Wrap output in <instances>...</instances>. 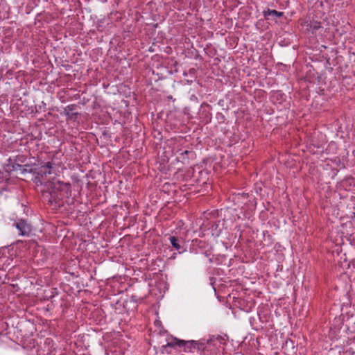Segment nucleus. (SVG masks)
Wrapping results in <instances>:
<instances>
[{
  "mask_svg": "<svg viewBox=\"0 0 355 355\" xmlns=\"http://www.w3.org/2000/svg\"><path fill=\"white\" fill-rule=\"evenodd\" d=\"M26 171H28V170H27L26 168H23V170H22V173H25V172H26Z\"/></svg>",
  "mask_w": 355,
  "mask_h": 355,
  "instance_id": "2eb2a0df",
  "label": "nucleus"
},
{
  "mask_svg": "<svg viewBox=\"0 0 355 355\" xmlns=\"http://www.w3.org/2000/svg\"><path fill=\"white\" fill-rule=\"evenodd\" d=\"M176 347H184L185 352H191L193 349L202 351L203 355L207 354V346L205 345V340L202 339L200 340H180L175 337H171L166 339V343L162 345V348L164 349L167 354H171V348H175Z\"/></svg>",
  "mask_w": 355,
  "mask_h": 355,
  "instance_id": "f03ea898",
  "label": "nucleus"
},
{
  "mask_svg": "<svg viewBox=\"0 0 355 355\" xmlns=\"http://www.w3.org/2000/svg\"><path fill=\"white\" fill-rule=\"evenodd\" d=\"M263 16L265 17H267L268 16H270V15H273V16H275V17H281L284 15V12H279L276 10H270V9H268L267 10H264L263 11Z\"/></svg>",
  "mask_w": 355,
  "mask_h": 355,
  "instance_id": "1a4fd4ad",
  "label": "nucleus"
},
{
  "mask_svg": "<svg viewBox=\"0 0 355 355\" xmlns=\"http://www.w3.org/2000/svg\"><path fill=\"white\" fill-rule=\"evenodd\" d=\"M52 168L53 164L51 162H48L44 165H42L40 167L35 168V173H36V176L35 178V182L36 183L37 186L40 185L41 188H44V185L47 182L45 180L44 177H46L48 174H51Z\"/></svg>",
  "mask_w": 355,
  "mask_h": 355,
  "instance_id": "7ed1b4c3",
  "label": "nucleus"
},
{
  "mask_svg": "<svg viewBox=\"0 0 355 355\" xmlns=\"http://www.w3.org/2000/svg\"><path fill=\"white\" fill-rule=\"evenodd\" d=\"M169 241L173 248L176 250H178L179 252L184 251V248L182 245L183 240L181 238L171 236L169 237Z\"/></svg>",
  "mask_w": 355,
  "mask_h": 355,
  "instance_id": "0eeeda50",
  "label": "nucleus"
},
{
  "mask_svg": "<svg viewBox=\"0 0 355 355\" xmlns=\"http://www.w3.org/2000/svg\"><path fill=\"white\" fill-rule=\"evenodd\" d=\"M191 151H189L187 150H185L180 153V157H178V159H182V161L184 162L186 160H188L189 158L187 157L189 153H191Z\"/></svg>",
  "mask_w": 355,
  "mask_h": 355,
  "instance_id": "9d476101",
  "label": "nucleus"
},
{
  "mask_svg": "<svg viewBox=\"0 0 355 355\" xmlns=\"http://www.w3.org/2000/svg\"><path fill=\"white\" fill-rule=\"evenodd\" d=\"M14 225L19 230V234L21 236H28L32 232V225L24 219H19Z\"/></svg>",
  "mask_w": 355,
  "mask_h": 355,
  "instance_id": "20e7f679",
  "label": "nucleus"
},
{
  "mask_svg": "<svg viewBox=\"0 0 355 355\" xmlns=\"http://www.w3.org/2000/svg\"><path fill=\"white\" fill-rule=\"evenodd\" d=\"M277 96H280L281 98H282L284 94H277Z\"/></svg>",
  "mask_w": 355,
  "mask_h": 355,
  "instance_id": "f3484780",
  "label": "nucleus"
},
{
  "mask_svg": "<svg viewBox=\"0 0 355 355\" xmlns=\"http://www.w3.org/2000/svg\"><path fill=\"white\" fill-rule=\"evenodd\" d=\"M24 156H17V157H16L15 162H19L23 163V162H24Z\"/></svg>",
  "mask_w": 355,
  "mask_h": 355,
  "instance_id": "f8f14e48",
  "label": "nucleus"
},
{
  "mask_svg": "<svg viewBox=\"0 0 355 355\" xmlns=\"http://www.w3.org/2000/svg\"><path fill=\"white\" fill-rule=\"evenodd\" d=\"M40 192L44 200L56 209L66 205H71L74 203V198H71V186L69 182L55 179L47 180L44 188L40 189Z\"/></svg>",
  "mask_w": 355,
  "mask_h": 355,
  "instance_id": "f257e3e1",
  "label": "nucleus"
},
{
  "mask_svg": "<svg viewBox=\"0 0 355 355\" xmlns=\"http://www.w3.org/2000/svg\"><path fill=\"white\" fill-rule=\"evenodd\" d=\"M227 338V335L225 336H212L209 339L205 341V345H211L212 343H215L216 341H218L220 345H225L226 340Z\"/></svg>",
  "mask_w": 355,
  "mask_h": 355,
  "instance_id": "6e6552de",
  "label": "nucleus"
},
{
  "mask_svg": "<svg viewBox=\"0 0 355 355\" xmlns=\"http://www.w3.org/2000/svg\"><path fill=\"white\" fill-rule=\"evenodd\" d=\"M128 301H125V302L124 307H126V306H128Z\"/></svg>",
  "mask_w": 355,
  "mask_h": 355,
  "instance_id": "dca6fc26",
  "label": "nucleus"
},
{
  "mask_svg": "<svg viewBox=\"0 0 355 355\" xmlns=\"http://www.w3.org/2000/svg\"><path fill=\"white\" fill-rule=\"evenodd\" d=\"M130 302H133V304H134L133 309H136L137 308V296H135V295L131 296L130 299Z\"/></svg>",
  "mask_w": 355,
  "mask_h": 355,
  "instance_id": "9b49d317",
  "label": "nucleus"
},
{
  "mask_svg": "<svg viewBox=\"0 0 355 355\" xmlns=\"http://www.w3.org/2000/svg\"><path fill=\"white\" fill-rule=\"evenodd\" d=\"M77 108L76 104H71L64 108L63 114L67 116L69 120H76L77 116L80 114L78 112H74Z\"/></svg>",
  "mask_w": 355,
  "mask_h": 355,
  "instance_id": "423d86ee",
  "label": "nucleus"
},
{
  "mask_svg": "<svg viewBox=\"0 0 355 355\" xmlns=\"http://www.w3.org/2000/svg\"><path fill=\"white\" fill-rule=\"evenodd\" d=\"M15 164L17 166L18 168H21V165H20L18 163H15Z\"/></svg>",
  "mask_w": 355,
  "mask_h": 355,
  "instance_id": "4468645a",
  "label": "nucleus"
},
{
  "mask_svg": "<svg viewBox=\"0 0 355 355\" xmlns=\"http://www.w3.org/2000/svg\"><path fill=\"white\" fill-rule=\"evenodd\" d=\"M306 24V30L311 34H316L318 30L322 28L321 22L317 19V17H313L309 21H305Z\"/></svg>",
  "mask_w": 355,
  "mask_h": 355,
  "instance_id": "39448f33",
  "label": "nucleus"
},
{
  "mask_svg": "<svg viewBox=\"0 0 355 355\" xmlns=\"http://www.w3.org/2000/svg\"><path fill=\"white\" fill-rule=\"evenodd\" d=\"M166 98H167L168 100H171V101H175V99L173 98V96H172L171 95L168 96L166 97Z\"/></svg>",
  "mask_w": 355,
  "mask_h": 355,
  "instance_id": "ddd939ff",
  "label": "nucleus"
}]
</instances>
